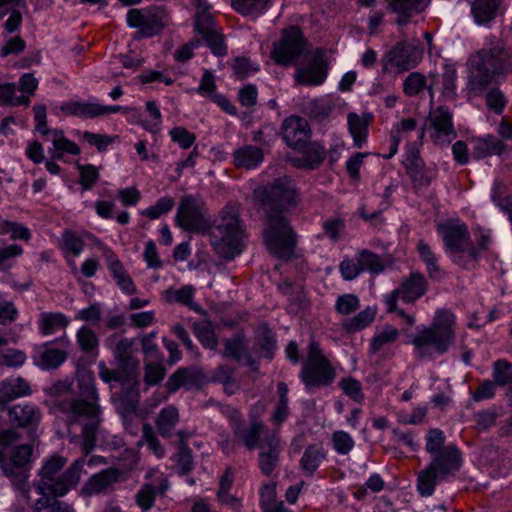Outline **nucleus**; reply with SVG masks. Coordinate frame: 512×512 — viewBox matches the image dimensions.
I'll return each instance as SVG.
<instances>
[{
    "instance_id": "34",
    "label": "nucleus",
    "mask_w": 512,
    "mask_h": 512,
    "mask_svg": "<svg viewBox=\"0 0 512 512\" xmlns=\"http://www.w3.org/2000/svg\"><path fill=\"white\" fill-rule=\"evenodd\" d=\"M29 468L21 466H15L8 462L3 466V475L7 477L15 490L22 494H27L30 490L29 479Z\"/></svg>"
},
{
    "instance_id": "43",
    "label": "nucleus",
    "mask_w": 512,
    "mask_h": 512,
    "mask_svg": "<svg viewBox=\"0 0 512 512\" xmlns=\"http://www.w3.org/2000/svg\"><path fill=\"white\" fill-rule=\"evenodd\" d=\"M358 257L363 271H368L371 274H380L385 270L386 264L384 259L370 250L363 249L359 251Z\"/></svg>"
},
{
    "instance_id": "22",
    "label": "nucleus",
    "mask_w": 512,
    "mask_h": 512,
    "mask_svg": "<svg viewBox=\"0 0 512 512\" xmlns=\"http://www.w3.org/2000/svg\"><path fill=\"white\" fill-rule=\"evenodd\" d=\"M96 245L102 250L104 256L106 257L108 268L113 278L115 279L117 286L122 290L123 293L128 295L134 294L136 292V287L121 261L102 242L98 241Z\"/></svg>"
},
{
    "instance_id": "31",
    "label": "nucleus",
    "mask_w": 512,
    "mask_h": 512,
    "mask_svg": "<svg viewBox=\"0 0 512 512\" xmlns=\"http://www.w3.org/2000/svg\"><path fill=\"white\" fill-rule=\"evenodd\" d=\"M326 158L324 146L317 142L310 143L302 157L294 158L293 163L299 168L316 169Z\"/></svg>"
},
{
    "instance_id": "25",
    "label": "nucleus",
    "mask_w": 512,
    "mask_h": 512,
    "mask_svg": "<svg viewBox=\"0 0 512 512\" xmlns=\"http://www.w3.org/2000/svg\"><path fill=\"white\" fill-rule=\"evenodd\" d=\"M472 155L476 159L498 155L501 156L510 152V148L494 135L475 138Z\"/></svg>"
},
{
    "instance_id": "4",
    "label": "nucleus",
    "mask_w": 512,
    "mask_h": 512,
    "mask_svg": "<svg viewBox=\"0 0 512 512\" xmlns=\"http://www.w3.org/2000/svg\"><path fill=\"white\" fill-rule=\"evenodd\" d=\"M468 88L474 95L484 91L494 78L512 72V52L501 41L483 47L469 57Z\"/></svg>"
},
{
    "instance_id": "39",
    "label": "nucleus",
    "mask_w": 512,
    "mask_h": 512,
    "mask_svg": "<svg viewBox=\"0 0 512 512\" xmlns=\"http://www.w3.org/2000/svg\"><path fill=\"white\" fill-rule=\"evenodd\" d=\"M61 111L69 116H78L85 118H94L97 117V104L96 103H87V102H78V101H70L64 103L60 107Z\"/></svg>"
},
{
    "instance_id": "26",
    "label": "nucleus",
    "mask_w": 512,
    "mask_h": 512,
    "mask_svg": "<svg viewBox=\"0 0 512 512\" xmlns=\"http://www.w3.org/2000/svg\"><path fill=\"white\" fill-rule=\"evenodd\" d=\"M430 2L431 0H391L389 7L399 15L396 23L403 26L412 16L423 12Z\"/></svg>"
},
{
    "instance_id": "18",
    "label": "nucleus",
    "mask_w": 512,
    "mask_h": 512,
    "mask_svg": "<svg viewBox=\"0 0 512 512\" xmlns=\"http://www.w3.org/2000/svg\"><path fill=\"white\" fill-rule=\"evenodd\" d=\"M284 142L293 149L305 147L311 137V129L306 119L299 116L286 118L281 126Z\"/></svg>"
},
{
    "instance_id": "16",
    "label": "nucleus",
    "mask_w": 512,
    "mask_h": 512,
    "mask_svg": "<svg viewBox=\"0 0 512 512\" xmlns=\"http://www.w3.org/2000/svg\"><path fill=\"white\" fill-rule=\"evenodd\" d=\"M404 164L414 189L427 188L437 177V167L427 165L418 150L409 151Z\"/></svg>"
},
{
    "instance_id": "54",
    "label": "nucleus",
    "mask_w": 512,
    "mask_h": 512,
    "mask_svg": "<svg viewBox=\"0 0 512 512\" xmlns=\"http://www.w3.org/2000/svg\"><path fill=\"white\" fill-rule=\"evenodd\" d=\"M339 386L343 390L344 394L354 401L359 403L363 401L364 393L362 391V385L358 380L352 377H345L341 379Z\"/></svg>"
},
{
    "instance_id": "50",
    "label": "nucleus",
    "mask_w": 512,
    "mask_h": 512,
    "mask_svg": "<svg viewBox=\"0 0 512 512\" xmlns=\"http://www.w3.org/2000/svg\"><path fill=\"white\" fill-rule=\"evenodd\" d=\"M144 381L148 386L156 385L162 381L166 374V369L162 361L152 360L145 365Z\"/></svg>"
},
{
    "instance_id": "7",
    "label": "nucleus",
    "mask_w": 512,
    "mask_h": 512,
    "mask_svg": "<svg viewBox=\"0 0 512 512\" xmlns=\"http://www.w3.org/2000/svg\"><path fill=\"white\" fill-rule=\"evenodd\" d=\"M462 465V454L456 445L445 446L433 456L430 464L418 473L417 489L422 496H431L437 482L454 477Z\"/></svg>"
},
{
    "instance_id": "24",
    "label": "nucleus",
    "mask_w": 512,
    "mask_h": 512,
    "mask_svg": "<svg viewBox=\"0 0 512 512\" xmlns=\"http://www.w3.org/2000/svg\"><path fill=\"white\" fill-rule=\"evenodd\" d=\"M32 393L30 384L22 377H11L0 382V407Z\"/></svg>"
},
{
    "instance_id": "48",
    "label": "nucleus",
    "mask_w": 512,
    "mask_h": 512,
    "mask_svg": "<svg viewBox=\"0 0 512 512\" xmlns=\"http://www.w3.org/2000/svg\"><path fill=\"white\" fill-rule=\"evenodd\" d=\"M493 379L499 386L512 384V363L504 359L495 361Z\"/></svg>"
},
{
    "instance_id": "30",
    "label": "nucleus",
    "mask_w": 512,
    "mask_h": 512,
    "mask_svg": "<svg viewBox=\"0 0 512 512\" xmlns=\"http://www.w3.org/2000/svg\"><path fill=\"white\" fill-rule=\"evenodd\" d=\"M325 458L326 451L322 445H309L300 459V468L307 477H311Z\"/></svg>"
},
{
    "instance_id": "37",
    "label": "nucleus",
    "mask_w": 512,
    "mask_h": 512,
    "mask_svg": "<svg viewBox=\"0 0 512 512\" xmlns=\"http://www.w3.org/2000/svg\"><path fill=\"white\" fill-rule=\"evenodd\" d=\"M399 338V330L389 324L384 325L378 329L370 342V352L375 354L380 351L384 346L396 342Z\"/></svg>"
},
{
    "instance_id": "62",
    "label": "nucleus",
    "mask_w": 512,
    "mask_h": 512,
    "mask_svg": "<svg viewBox=\"0 0 512 512\" xmlns=\"http://www.w3.org/2000/svg\"><path fill=\"white\" fill-rule=\"evenodd\" d=\"M333 447L337 453L346 455L354 447V440L345 431H336L332 435Z\"/></svg>"
},
{
    "instance_id": "51",
    "label": "nucleus",
    "mask_w": 512,
    "mask_h": 512,
    "mask_svg": "<svg viewBox=\"0 0 512 512\" xmlns=\"http://www.w3.org/2000/svg\"><path fill=\"white\" fill-rule=\"evenodd\" d=\"M32 453L33 447L29 444L16 446L12 450L10 460L8 462L15 464V466H21L30 469Z\"/></svg>"
},
{
    "instance_id": "57",
    "label": "nucleus",
    "mask_w": 512,
    "mask_h": 512,
    "mask_svg": "<svg viewBox=\"0 0 512 512\" xmlns=\"http://www.w3.org/2000/svg\"><path fill=\"white\" fill-rule=\"evenodd\" d=\"M174 206V200L171 197L165 196L160 198L154 205L150 206L142 212V215L150 219H157L163 214L168 213Z\"/></svg>"
},
{
    "instance_id": "28",
    "label": "nucleus",
    "mask_w": 512,
    "mask_h": 512,
    "mask_svg": "<svg viewBox=\"0 0 512 512\" xmlns=\"http://www.w3.org/2000/svg\"><path fill=\"white\" fill-rule=\"evenodd\" d=\"M334 107L335 105L331 99L322 97L306 101L303 110L311 120L322 123L329 118Z\"/></svg>"
},
{
    "instance_id": "8",
    "label": "nucleus",
    "mask_w": 512,
    "mask_h": 512,
    "mask_svg": "<svg viewBox=\"0 0 512 512\" xmlns=\"http://www.w3.org/2000/svg\"><path fill=\"white\" fill-rule=\"evenodd\" d=\"M335 376V369L324 356L319 344L311 341L300 372V379L304 385L307 388L328 386L334 381Z\"/></svg>"
},
{
    "instance_id": "60",
    "label": "nucleus",
    "mask_w": 512,
    "mask_h": 512,
    "mask_svg": "<svg viewBox=\"0 0 512 512\" xmlns=\"http://www.w3.org/2000/svg\"><path fill=\"white\" fill-rule=\"evenodd\" d=\"M498 414L494 410H481L474 414L475 429L484 432L495 425Z\"/></svg>"
},
{
    "instance_id": "42",
    "label": "nucleus",
    "mask_w": 512,
    "mask_h": 512,
    "mask_svg": "<svg viewBox=\"0 0 512 512\" xmlns=\"http://www.w3.org/2000/svg\"><path fill=\"white\" fill-rule=\"evenodd\" d=\"M58 496L42 495L35 503L36 512H75L66 502L57 499Z\"/></svg>"
},
{
    "instance_id": "29",
    "label": "nucleus",
    "mask_w": 512,
    "mask_h": 512,
    "mask_svg": "<svg viewBox=\"0 0 512 512\" xmlns=\"http://www.w3.org/2000/svg\"><path fill=\"white\" fill-rule=\"evenodd\" d=\"M233 159L237 167L253 169L263 162L264 153L259 147L245 145L234 151Z\"/></svg>"
},
{
    "instance_id": "10",
    "label": "nucleus",
    "mask_w": 512,
    "mask_h": 512,
    "mask_svg": "<svg viewBox=\"0 0 512 512\" xmlns=\"http://www.w3.org/2000/svg\"><path fill=\"white\" fill-rule=\"evenodd\" d=\"M168 12L164 6L152 5L144 9H130L127 13V25L139 28L134 40L153 37L168 24Z\"/></svg>"
},
{
    "instance_id": "23",
    "label": "nucleus",
    "mask_w": 512,
    "mask_h": 512,
    "mask_svg": "<svg viewBox=\"0 0 512 512\" xmlns=\"http://www.w3.org/2000/svg\"><path fill=\"white\" fill-rule=\"evenodd\" d=\"M121 475V470L117 468L104 469L88 479L82 487V492L88 496L105 493L119 481Z\"/></svg>"
},
{
    "instance_id": "52",
    "label": "nucleus",
    "mask_w": 512,
    "mask_h": 512,
    "mask_svg": "<svg viewBox=\"0 0 512 512\" xmlns=\"http://www.w3.org/2000/svg\"><path fill=\"white\" fill-rule=\"evenodd\" d=\"M224 347L225 349L222 352V356L224 358H232L236 361H240L242 359L244 346L240 335H236L232 338H226L224 340Z\"/></svg>"
},
{
    "instance_id": "11",
    "label": "nucleus",
    "mask_w": 512,
    "mask_h": 512,
    "mask_svg": "<svg viewBox=\"0 0 512 512\" xmlns=\"http://www.w3.org/2000/svg\"><path fill=\"white\" fill-rule=\"evenodd\" d=\"M308 50V42L296 26L284 29L279 41L273 44L272 58L280 65L289 66Z\"/></svg>"
},
{
    "instance_id": "3",
    "label": "nucleus",
    "mask_w": 512,
    "mask_h": 512,
    "mask_svg": "<svg viewBox=\"0 0 512 512\" xmlns=\"http://www.w3.org/2000/svg\"><path fill=\"white\" fill-rule=\"evenodd\" d=\"M72 385L70 380H58L45 388V393L58 399L56 407L68 426L82 425L83 451L89 454L95 446L96 434L102 422L99 396L91 379L79 380V390L75 395H70Z\"/></svg>"
},
{
    "instance_id": "35",
    "label": "nucleus",
    "mask_w": 512,
    "mask_h": 512,
    "mask_svg": "<svg viewBox=\"0 0 512 512\" xmlns=\"http://www.w3.org/2000/svg\"><path fill=\"white\" fill-rule=\"evenodd\" d=\"M417 251L419 253L420 259L426 266L429 277L434 280L441 279L444 273L437 264V257L430 246L423 240H419L417 243Z\"/></svg>"
},
{
    "instance_id": "2",
    "label": "nucleus",
    "mask_w": 512,
    "mask_h": 512,
    "mask_svg": "<svg viewBox=\"0 0 512 512\" xmlns=\"http://www.w3.org/2000/svg\"><path fill=\"white\" fill-rule=\"evenodd\" d=\"M254 195L265 212L263 237L266 248L279 259H290L297 245V234L284 212L296 205L293 181L278 178L255 190Z\"/></svg>"
},
{
    "instance_id": "21",
    "label": "nucleus",
    "mask_w": 512,
    "mask_h": 512,
    "mask_svg": "<svg viewBox=\"0 0 512 512\" xmlns=\"http://www.w3.org/2000/svg\"><path fill=\"white\" fill-rule=\"evenodd\" d=\"M327 71L322 53L316 52L308 61V64L296 70L295 79L300 85H320L326 78Z\"/></svg>"
},
{
    "instance_id": "12",
    "label": "nucleus",
    "mask_w": 512,
    "mask_h": 512,
    "mask_svg": "<svg viewBox=\"0 0 512 512\" xmlns=\"http://www.w3.org/2000/svg\"><path fill=\"white\" fill-rule=\"evenodd\" d=\"M423 50L416 44L400 41L396 43L381 59L384 73H402L417 66Z\"/></svg>"
},
{
    "instance_id": "58",
    "label": "nucleus",
    "mask_w": 512,
    "mask_h": 512,
    "mask_svg": "<svg viewBox=\"0 0 512 512\" xmlns=\"http://www.w3.org/2000/svg\"><path fill=\"white\" fill-rule=\"evenodd\" d=\"M49 153L52 159H62L64 153L78 155L80 148L76 143L65 138L52 145V147L49 148Z\"/></svg>"
},
{
    "instance_id": "47",
    "label": "nucleus",
    "mask_w": 512,
    "mask_h": 512,
    "mask_svg": "<svg viewBox=\"0 0 512 512\" xmlns=\"http://www.w3.org/2000/svg\"><path fill=\"white\" fill-rule=\"evenodd\" d=\"M67 359V353L57 348H46L40 354L39 366L43 369H55Z\"/></svg>"
},
{
    "instance_id": "40",
    "label": "nucleus",
    "mask_w": 512,
    "mask_h": 512,
    "mask_svg": "<svg viewBox=\"0 0 512 512\" xmlns=\"http://www.w3.org/2000/svg\"><path fill=\"white\" fill-rule=\"evenodd\" d=\"M69 324L68 319L62 313H42L39 328L42 334L49 335Z\"/></svg>"
},
{
    "instance_id": "13",
    "label": "nucleus",
    "mask_w": 512,
    "mask_h": 512,
    "mask_svg": "<svg viewBox=\"0 0 512 512\" xmlns=\"http://www.w3.org/2000/svg\"><path fill=\"white\" fill-rule=\"evenodd\" d=\"M429 129L434 144L444 146L450 144L457 136L452 122V114L445 106H439L431 111L425 125L422 127L419 138L424 137Z\"/></svg>"
},
{
    "instance_id": "14",
    "label": "nucleus",
    "mask_w": 512,
    "mask_h": 512,
    "mask_svg": "<svg viewBox=\"0 0 512 512\" xmlns=\"http://www.w3.org/2000/svg\"><path fill=\"white\" fill-rule=\"evenodd\" d=\"M427 288L428 282L425 276L420 272H412L386 297L388 311L396 310V302L399 298L407 303H413L427 292Z\"/></svg>"
},
{
    "instance_id": "19",
    "label": "nucleus",
    "mask_w": 512,
    "mask_h": 512,
    "mask_svg": "<svg viewBox=\"0 0 512 512\" xmlns=\"http://www.w3.org/2000/svg\"><path fill=\"white\" fill-rule=\"evenodd\" d=\"M9 422L12 426L27 430H35L42 418L39 407L31 403H19L7 409Z\"/></svg>"
},
{
    "instance_id": "49",
    "label": "nucleus",
    "mask_w": 512,
    "mask_h": 512,
    "mask_svg": "<svg viewBox=\"0 0 512 512\" xmlns=\"http://www.w3.org/2000/svg\"><path fill=\"white\" fill-rule=\"evenodd\" d=\"M426 87V77L419 72L410 73L403 82V91L413 97L421 93Z\"/></svg>"
},
{
    "instance_id": "38",
    "label": "nucleus",
    "mask_w": 512,
    "mask_h": 512,
    "mask_svg": "<svg viewBox=\"0 0 512 512\" xmlns=\"http://www.w3.org/2000/svg\"><path fill=\"white\" fill-rule=\"evenodd\" d=\"M375 318V310L367 307L352 318L345 319L342 327L347 333H355L367 327Z\"/></svg>"
},
{
    "instance_id": "41",
    "label": "nucleus",
    "mask_w": 512,
    "mask_h": 512,
    "mask_svg": "<svg viewBox=\"0 0 512 512\" xmlns=\"http://www.w3.org/2000/svg\"><path fill=\"white\" fill-rule=\"evenodd\" d=\"M193 331L200 343L207 349L216 350L218 340L210 322L201 321L193 324Z\"/></svg>"
},
{
    "instance_id": "44",
    "label": "nucleus",
    "mask_w": 512,
    "mask_h": 512,
    "mask_svg": "<svg viewBox=\"0 0 512 512\" xmlns=\"http://www.w3.org/2000/svg\"><path fill=\"white\" fill-rule=\"evenodd\" d=\"M348 126L354 140V145L360 148L367 138V122L361 119L356 113L351 112L348 114Z\"/></svg>"
},
{
    "instance_id": "17",
    "label": "nucleus",
    "mask_w": 512,
    "mask_h": 512,
    "mask_svg": "<svg viewBox=\"0 0 512 512\" xmlns=\"http://www.w3.org/2000/svg\"><path fill=\"white\" fill-rule=\"evenodd\" d=\"M258 464L261 472L269 476L279 464L281 445L276 431H267L262 437L260 444Z\"/></svg>"
},
{
    "instance_id": "63",
    "label": "nucleus",
    "mask_w": 512,
    "mask_h": 512,
    "mask_svg": "<svg viewBox=\"0 0 512 512\" xmlns=\"http://www.w3.org/2000/svg\"><path fill=\"white\" fill-rule=\"evenodd\" d=\"M360 306L359 299L354 294H344L338 297L335 309L342 315H349L356 311Z\"/></svg>"
},
{
    "instance_id": "59",
    "label": "nucleus",
    "mask_w": 512,
    "mask_h": 512,
    "mask_svg": "<svg viewBox=\"0 0 512 512\" xmlns=\"http://www.w3.org/2000/svg\"><path fill=\"white\" fill-rule=\"evenodd\" d=\"M339 269L343 279L347 281L354 280L363 272V267L361 266L358 256L356 259H344L340 263Z\"/></svg>"
},
{
    "instance_id": "15",
    "label": "nucleus",
    "mask_w": 512,
    "mask_h": 512,
    "mask_svg": "<svg viewBox=\"0 0 512 512\" xmlns=\"http://www.w3.org/2000/svg\"><path fill=\"white\" fill-rule=\"evenodd\" d=\"M115 360L118 371L123 373V377H125L127 384V393L122 399V403L125 404V411L127 414H134L139 403V361L135 356Z\"/></svg>"
},
{
    "instance_id": "61",
    "label": "nucleus",
    "mask_w": 512,
    "mask_h": 512,
    "mask_svg": "<svg viewBox=\"0 0 512 512\" xmlns=\"http://www.w3.org/2000/svg\"><path fill=\"white\" fill-rule=\"evenodd\" d=\"M445 436L443 431L440 429H430L426 436L425 449L428 453L436 455L444 447Z\"/></svg>"
},
{
    "instance_id": "5",
    "label": "nucleus",
    "mask_w": 512,
    "mask_h": 512,
    "mask_svg": "<svg viewBox=\"0 0 512 512\" xmlns=\"http://www.w3.org/2000/svg\"><path fill=\"white\" fill-rule=\"evenodd\" d=\"M455 325V315L450 310H437L431 325L417 328L412 335L410 342L417 358L433 359L435 355L447 353L455 342Z\"/></svg>"
},
{
    "instance_id": "56",
    "label": "nucleus",
    "mask_w": 512,
    "mask_h": 512,
    "mask_svg": "<svg viewBox=\"0 0 512 512\" xmlns=\"http://www.w3.org/2000/svg\"><path fill=\"white\" fill-rule=\"evenodd\" d=\"M77 342L83 352H91L98 347L99 341L93 330L82 327L77 332Z\"/></svg>"
},
{
    "instance_id": "27",
    "label": "nucleus",
    "mask_w": 512,
    "mask_h": 512,
    "mask_svg": "<svg viewBox=\"0 0 512 512\" xmlns=\"http://www.w3.org/2000/svg\"><path fill=\"white\" fill-rule=\"evenodd\" d=\"M500 0H473L471 14L477 25L486 26L492 22L499 9Z\"/></svg>"
},
{
    "instance_id": "1",
    "label": "nucleus",
    "mask_w": 512,
    "mask_h": 512,
    "mask_svg": "<svg viewBox=\"0 0 512 512\" xmlns=\"http://www.w3.org/2000/svg\"><path fill=\"white\" fill-rule=\"evenodd\" d=\"M175 221L184 231L204 233L208 230L211 246L225 260H233L245 248L247 233L236 203H228L214 224L210 225L203 199L197 195H184L179 202Z\"/></svg>"
},
{
    "instance_id": "46",
    "label": "nucleus",
    "mask_w": 512,
    "mask_h": 512,
    "mask_svg": "<svg viewBox=\"0 0 512 512\" xmlns=\"http://www.w3.org/2000/svg\"><path fill=\"white\" fill-rule=\"evenodd\" d=\"M142 441L145 442L150 452H152L156 457L163 458L165 455V448L161 444L160 440L157 437L156 432L153 427L149 423H144L142 426Z\"/></svg>"
},
{
    "instance_id": "45",
    "label": "nucleus",
    "mask_w": 512,
    "mask_h": 512,
    "mask_svg": "<svg viewBox=\"0 0 512 512\" xmlns=\"http://www.w3.org/2000/svg\"><path fill=\"white\" fill-rule=\"evenodd\" d=\"M98 374H99V377L105 382V383H110L112 381H115V382H118L121 384L122 386V389H123V395L121 397V400L125 397L126 393H127V384H126V380H125V377H123V373H120L117 370H113V369H109L107 368L106 364L104 362H100L98 364ZM121 407L123 409V417L124 418H128L131 414H127L126 411H125V404H123L121 402Z\"/></svg>"
},
{
    "instance_id": "53",
    "label": "nucleus",
    "mask_w": 512,
    "mask_h": 512,
    "mask_svg": "<svg viewBox=\"0 0 512 512\" xmlns=\"http://www.w3.org/2000/svg\"><path fill=\"white\" fill-rule=\"evenodd\" d=\"M156 493L157 490L152 484H144L136 493L135 501L143 511H147L153 506Z\"/></svg>"
},
{
    "instance_id": "36",
    "label": "nucleus",
    "mask_w": 512,
    "mask_h": 512,
    "mask_svg": "<svg viewBox=\"0 0 512 512\" xmlns=\"http://www.w3.org/2000/svg\"><path fill=\"white\" fill-rule=\"evenodd\" d=\"M272 0H231L233 9L242 16L257 17L270 7Z\"/></svg>"
},
{
    "instance_id": "55",
    "label": "nucleus",
    "mask_w": 512,
    "mask_h": 512,
    "mask_svg": "<svg viewBox=\"0 0 512 512\" xmlns=\"http://www.w3.org/2000/svg\"><path fill=\"white\" fill-rule=\"evenodd\" d=\"M201 35L213 54L217 56L226 55L227 48L224 44L223 36L216 29H213Z\"/></svg>"
},
{
    "instance_id": "32",
    "label": "nucleus",
    "mask_w": 512,
    "mask_h": 512,
    "mask_svg": "<svg viewBox=\"0 0 512 512\" xmlns=\"http://www.w3.org/2000/svg\"><path fill=\"white\" fill-rule=\"evenodd\" d=\"M179 422V412L174 406L164 407L156 417L155 425L158 433L164 438L174 435V428Z\"/></svg>"
},
{
    "instance_id": "20",
    "label": "nucleus",
    "mask_w": 512,
    "mask_h": 512,
    "mask_svg": "<svg viewBox=\"0 0 512 512\" xmlns=\"http://www.w3.org/2000/svg\"><path fill=\"white\" fill-rule=\"evenodd\" d=\"M232 431L234 437L241 441L248 450L255 449L268 431L265 429L262 421L253 418L249 426H245L241 419L232 421Z\"/></svg>"
},
{
    "instance_id": "33",
    "label": "nucleus",
    "mask_w": 512,
    "mask_h": 512,
    "mask_svg": "<svg viewBox=\"0 0 512 512\" xmlns=\"http://www.w3.org/2000/svg\"><path fill=\"white\" fill-rule=\"evenodd\" d=\"M198 382V374L189 368H179L167 380L166 387L169 393H174L180 388L191 389Z\"/></svg>"
},
{
    "instance_id": "6",
    "label": "nucleus",
    "mask_w": 512,
    "mask_h": 512,
    "mask_svg": "<svg viewBox=\"0 0 512 512\" xmlns=\"http://www.w3.org/2000/svg\"><path fill=\"white\" fill-rule=\"evenodd\" d=\"M67 460L65 457L54 454L47 458L38 472L40 477L37 491L41 495L64 496L75 488L81 478L85 459H76L65 471Z\"/></svg>"
},
{
    "instance_id": "9",
    "label": "nucleus",
    "mask_w": 512,
    "mask_h": 512,
    "mask_svg": "<svg viewBox=\"0 0 512 512\" xmlns=\"http://www.w3.org/2000/svg\"><path fill=\"white\" fill-rule=\"evenodd\" d=\"M438 232L442 235L444 246L456 264L466 266L464 254H466L469 260H475L478 257L479 249L472 245L470 233L465 224H440Z\"/></svg>"
},
{
    "instance_id": "64",
    "label": "nucleus",
    "mask_w": 512,
    "mask_h": 512,
    "mask_svg": "<svg viewBox=\"0 0 512 512\" xmlns=\"http://www.w3.org/2000/svg\"><path fill=\"white\" fill-rule=\"evenodd\" d=\"M80 184L84 190H90L99 179L98 169L91 164L79 165Z\"/></svg>"
}]
</instances>
